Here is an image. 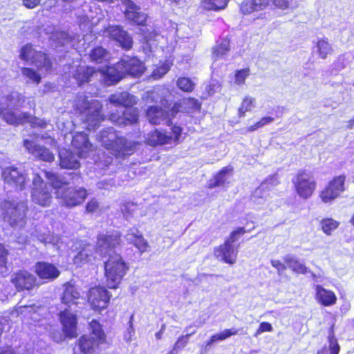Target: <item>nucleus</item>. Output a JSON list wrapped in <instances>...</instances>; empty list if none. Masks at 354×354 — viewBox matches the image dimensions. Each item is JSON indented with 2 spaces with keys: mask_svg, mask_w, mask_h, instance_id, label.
Masks as SVG:
<instances>
[{
  "mask_svg": "<svg viewBox=\"0 0 354 354\" xmlns=\"http://www.w3.org/2000/svg\"><path fill=\"white\" fill-rule=\"evenodd\" d=\"M317 52L322 59H326L333 52V48L327 38L319 39L316 43Z\"/></svg>",
  "mask_w": 354,
  "mask_h": 354,
  "instance_id": "obj_40",
  "label": "nucleus"
},
{
  "mask_svg": "<svg viewBox=\"0 0 354 354\" xmlns=\"http://www.w3.org/2000/svg\"><path fill=\"white\" fill-rule=\"evenodd\" d=\"M167 125L171 126L172 142L178 143L183 133V128L176 124H172L171 118H169L167 121Z\"/></svg>",
  "mask_w": 354,
  "mask_h": 354,
  "instance_id": "obj_53",
  "label": "nucleus"
},
{
  "mask_svg": "<svg viewBox=\"0 0 354 354\" xmlns=\"http://www.w3.org/2000/svg\"><path fill=\"white\" fill-rule=\"evenodd\" d=\"M6 101L8 102H12L16 101L18 106H22L26 101V97L19 93L12 92L5 96Z\"/></svg>",
  "mask_w": 354,
  "mask_h": 354,
  "instance_id": "obj_54",
  "label": "nucleus"
},
{
  "mask_svg": "<svg viewBox=\"0 0 354 354\" xmlns=\"http://www.w3.org/2000/svg\"><path fill=\"white\" fill-rule=\"evenodd\" d=\"M90 333L93 337L82 335L77 342L82 354H95L102 344H108L106 335L102 324L97 319H92L89 324Z\"/></svg>",
  "mask_w": 354,
  "mask_h": 354,
  "instance_id": "obj_5",
  "label": "nucleus"
},
{
  "mask_svg": "<svg viewBox=\"0 0 354 354\" xmlns=\"http://www.w3.org/2000/svg\"><path fill=\"white\" fill-rule=\"evenodd\" d=\"M274 118L270 116H264L262 117L259 121L255 122L254 124L250 125L247 127V132H252L256 131L257 129L261 128L266 125L269 124L270 123L274 121Z\"/></svg>",
  "mask_w": 354,
  "mask_h": 354,
  "instance_id": "obj_51",
  "label": "nucleus"
},
{
  "mask_svg": "<svg viewBox=\"0 0 354 354\" xmlns=\"http://www.w3.org/2000/svg\"><path fill=\"white\" fill-rule=\"evenodd\" d=\"M214 256L218 261L232 266L237 260L238 250L234 245L223 242L214 248Z\"/></svg>",
  "mask_w": 354,
  "mask_h": 354,
  "instance_id": "obj_20",
  "label": "nucleus"
},
{
  "mask_svg": "<svg viewBox=\"0 0 354 354\" xmlns=\"http://www.w3.org/2000/svg\"><path fill=\"white\" fill-rule=\"evenodd\" d=\"M94 259L93 252L90 249V244H82L80 250L73 258V262L78 265H84L92 261Z\"/></svg>",
  "mask_w": 354,
  "mask_h": 354,
  "instance_id": "obj_35",
  "label": "nucleus"
},
{
  "mask_svg": "<svg viewBox=\"0 0 354 354\" xmlns=\"http://www.w3.org/2000/svg\"><path fill=\"white\" fill-rule=\"evenodd\" d=\"M291 181L295 194L302 200L310 199L317 187L313 173L304 169H299Z\"/></svg>",
  "mask_w": 354,
  "mask_h": 354,
  "instance_id": "obj_6",
  "label": "nucleus"
},
{
  "mask_svg": "<svg viewBox=\"0 0 354 354\" xmlns=\"http://www.w3.org/2000/svg\"><path fill=\"white\" fill-rule=\"evenodd\" d=\"M52 189L51 184L49 185L39 174H36L32 180L30 192L32 203L41 207H50L54 198Z\"/></svg>",
  "mask_w": 354,
  "mask_h": 354,
  "instance_id": "obj_7",
  "label": "nucleus"
},
{
  "mask_svg": "<svg viewBox=\"0 0 354 354\" xmlns=\"http://www.w3.org/2000/svg\"><path fill=\"white\" fill-rule=\"evenodd\" d=\"M111 297V293L106 287L97 285L88 290L86 301L93 312L101 314L109 307Z\"/></svg>",
  "mask_w": 354,
  "mask_h": 354,
  "instance_id": "obj_8",
  "label": "nucleus"
},
{
  "mask_svg": "<svg viewBox=\"0 0 354 354\" xmlns=\"http://www.w3.org/2000/svg\"><path fill=\"white\" fill-rule=\"evenodd\" d=\"M315 299L323 306H330L336 304L337 297L332 290L324 288L321 285L315 286Z\"/></svg>",
  "mask_w": 354,
  "mask_h": 354,
  "instance_id": "obj_27",
  "label": "nucleus"
},
{
  "mask_svg": "<svg viewBox=\"0 0 354 354\" xmlns=\"http://www.w3.org/2000/svg\"><path fill=\"white\" fill-rule=\"evenodd\" d=\"M250 232V230H246L243 227H238L230 232L229 236L224 242L230 245H233V243L236 241L241 236H243L245 233Z\"/></svg>",
  "mask_w": 354,
  "mask_h": 354,
  "instance_id": "obj_49",
  "label": "nucleus"
},
{
  "mask_svg": "<svg viewBox=\"0 0 354 354\" xmlns=\"http://www.w3.org/2000/svg\"><path fill=\"white\" fill-rule=\"evenodd\" d=\"M232 171L233 167L231 166L222 167L218 171L214 174L212 178L209 180L207 187L212 189L218 187L224 186L226 182V175L232 173Z\"/></svg>",
  "mask_w": 354,
  "mask_h": 354,
  "instance_id": "obj_32",
  "label": "nucleus"
},
{
  "mask_svg": "<svg viewBox=\"0 0 354 354\" xmlns=\"http://www.w3.org/2000/svg\"><path fill=\"white\" fill-rule=\"evenodd\" d=\"M271 265L276 268L279 272H283L286 269V266L280 260H271Z\"/></svg>",
  "mask_w": 354,
  "mask_h": 354,
  "instance_id": "obj_61",
  "label": "nucleus"
},
{
  "mask_svg": "<svg viewBox=\"0 0 354 354\" xmlns=\"http://www.w3.org/2000/svg\"><path fill=\"white\" fill-rule=\"evenodd\" d=\"M107 101L115 106H122L125 109L122 112L116 111L111 112L106 116L102 113V106L87 115L88 122H97L104 121L106 118L113 124L118 127L133 126L138 123L140 111L136 107L138 98L134 95L127 92L122 91L111 94Z\"/></svg>",
  "mask_w": 354,
  "mask_h": 354,
  "instance_id": "obj_1",
  "label": "nucleus"
},
{
  "mask_svg": "<svg viewBox=\"0 0 354 354\" xmlns=\"http://www.w3.org/2000/svg\"><path fill=\"white\" fill-rule=\"evenodd\" d=\"M98 72L97 68L88 65L77 66L73 74V79L79 86L89 83Z\"/></svg>",
  "mask_w": 354,
  "mask_h": 354,
  "instance_id": "obj_22",
  "label": "nucleus"
},
{
  "mask_svg": "<svg viewBox=\"0 0 354 354\" xmlns=\"http://www.w3.org/2000/svg\"><path fill=\"white\" fill-rule=\"evenodd\" d=\"M172 142V137L166 132H162L156 129L147 133L145 138V143L151 147H156L157 146L170 144Z\"/></svg>",
  "mask_w": 354,
  "mask_h": 354,
  "instance_id": "obj_25",
  "label": "nucleus"
},
{
  "mask_svg": "<svg viewBox=\"0 0 354 354\" xmlns=\"http://www.w3.org/2000/svg\"><path fill=\"white\" fill-rule=\"evenodd\" d=\"M36 53H37V51L33 48V46L31 44H26L21 47L19 57L24 61L27 62L30 59L33 63Z\"/></svg>",
  "mask_w": 354,
  "mask_h": 354,
  "instance_id": "obj_47",
  "label": "nucleus"
},
{
  "mask_svg": "<svg viewBox=\"0 0 354 354\" xmlns=\"http://www.w3.org/2000/svg\"><path fill=\"white\" fill-rule=\"evenodd\" d=\"M328 341L329 348H323L317 352V354H339L340 347L333 334L328 337Z\"/></svg>",
  "mask_w": 354,
  "mask_h": 354,
  "instance_id": "obj_46",
  "label": "nucleus"
},
{
  "mask_svg": "<svg viewBox=\"0 0 354 354\" xmlns=\"http://www.w3.org/2000/svg\"><path fill=\"white\" fill-rule=\"evenodd\" d=\"M45 177L51 181L56 198L63 206L73 208L81 205L88 196V191L83 186H70L68 181L63 180L52 171H44Z\"/></svg>",
  "mask_w": 354,
  "mask_h": 354,
  "instance_id": "obj_2",
  "label": "nucleus"
},
{
  "mask_svg": "<svg viewBox=\"0 0 354 354\" xmlns=\"http://www.w3.org/2000/svg\"><path fill=\"white\" fill-rule=\"evenodd\" d=\"M274 6L280 9H286L288 7V0H272Z\"/></svg>",
  "mask_w": 354,
  "mask_h": 354,
  "instance_id": "obj_62",
  "label": "nucleus"
},
{
  "mask_svg": "<svg viewBox=\"0 0 354 354\" xmlns=\"http://www.w3.org/2000/svg\"><path fill=\"white\" fill-rule=\"evenodd\" d=\"M177 87L185 93H192L195 88L194 82L187 77H180L176 81Z\"/></svg>",
  "mask_w": 354,
  "mask_h": 354,
  "instance_id": "obj_45",
  "label": "nucleus"
},
{
  "mask_svg": "<svg viewBox=\"0 0 354 354\" xmlns=\"http://www.w3.org/2000/svg\"><path fill=\"white\" fill-rule=\"evenodd\" d=\"M59 165L64 169H78L81 165L71 151L64 150L59 153Z\"/></svg>",
  "mask_w": 354,
  "mask_h": 354,
  "instance_id": "obj_28",
  "label": "nucleus"
},
{
  "mask_svg": "<svg viewBox=\"0 0 354 354\" xmlns=\"http://www.w3.org/2000/svg\"><path fill=\"white\" fill-rule=\"evenodd\" d=\"M166 329V325L165 324L161 325L160 330L155 334V337L158 340L162 339L163 333H165Z\"/></svg>",
  "mask_w": 354,
  "mask_h": 354,
  "instance_id": "obj_63",
  "label": "nucleus"
},
{
  "mask_svg": "<svg viewBox=\"0 0 354 354\" xmlns=\"http://www.w3.org/2000/svg\"><path fill=\"white\" fill-rule=\"evenodd\" d=\"M10 281L18 292L30 291L39 286L36 277L26 270H19L15 272Z\"/></svg>",
  "mask_w": 354,
  "mask_h": 354,
  "instance_id": "obj_13",
  "label": "nucleus"
},
{
  "mask_svg": "<svg viewBox=\"0 0 354 354\" xmlns=\"http://www.w3.org/2000/svg\"><path fill=\"white\" fill-rule=\"evenodd\" d=\"M183 113V99L180 101L175 102L169 110L170 118H174L178 113Z\"/></svg>",
  "mask_w": 354,
  "mask_h": 354,
  "instance_id": "obj_56",
  "label": "nucleus"
},
{
  "mask_svg": "<svg viewBox=\"0 0 354 354\" xmlns=\"http://www.w3.org/2000/svg\"><path fill=\"white\" fill-rule=\"evenodd\" d=\"M5 183L12 186L16 190H22L26 187V176L15 167H8L2 173Z\"/></svg>",
  "mask_w": 354,
  "mask_h": 354,
  "instance_id": "obj_19",
  "label": "nucleus"
},
{
  "mask_svg": "<svg viewBox=\"0 0 354 354\" xmlns=\"http://www.w3.org/2000/svg\"><path fill=\"white\" fill-rule=\"evenodd\" d=\"M284 262L295 273L306 274L309 271L308 268L304 263H301L298 259L292 257H286L284 258Z\"/></svg>",
  "mask_w": 354,
  "mask_h": 354,
  "instance_id": "obj_38",
  "label": "nucleus"
},
{
  "mask_svg": "<svg viewBox=\"0 0 354 354\" xmlns=\"http://www.w3.org/2000/svg\"><path fill=\"white\" fill-rule=\"evenodd\" d=\"M71 145L76 150L80 158L87 157L93 147L89 142L88 136L84 132H78L73 136Z\"/></svg>",
  "mask_w": 354,
  "mask_h": 354,
  "instance_id": "obj_21",
  "label": "nucleus"
},
{
  "mask_svg": "<svg viewBox=\"0 0 354 354\" xmlns=\"http://www.w3.org/2000/svg\"><path fill=\"white\" fill-rule=\"evenodd\" d=\"M183 113L186 115L193 118L194 113H199L202 109V103L196 98L193 97H183Z\"/></svg>",
  "mask_w": 354,
  "mask_h": 354,
  "instance_id": "obj_34",
  "label": "nucleus"
},
{
  "mask_svg": "<svg viewBox=\"0 0 354 354\" xmlns=\"http://www.w3.org/2000/svg\"><path fill=\"white\" fill-rule=\"evenodd\" d=\"M279 180L277 175H272L267 177L263 182L254 191L252 196L254 199L266 198L265 192L269 191L272 187L279 184Z\"/></svg>",
  "mask_w": 354,
  "mask_h": 354,
  "instance_id": "obj_30",
  "label": "nucleus"
},
{
  "mask_svg": "<svg viewBox=\"0 0 354 354\" xmlns=\"http://www.w3.org/2000/svg\"><path fill=\"white\" fill-rule=\"evenodd\" d=\"M24 145L30 153L40 160L52 162L55 160L54 154L46 147L28 140H24Z\"/></svg>",
  "mask_w": 354,
  "mask_h": 354,
  "instance_id": "obj_23",
  "label": "nucleus"
},
{
  "mask_svg": "<svg viewBox=\"0 0 354 354\" xmlns=\"http://www.w3.org/2000/svg\"><path fill=\"white\" fill-rule=\"evenodd\" d=\"M64 290L60 297L62 304L70 307L72 305H77V300L80 298V293L74 283L67 281L63 285Z\"/></svg>",
  "mask_w": 354,
  "mask_h": 354,
  "instance_id": "obj_24",
  "label": "nucleus"
},
{
  "mask_svg": "<svg viewBox=\"0 0 354 354\" xmlns=\"http://www.w3.org/2000/svg\"><path fill=\"white\" fill-rule=\"evenodd\" d=\"M319 224L322 232L327 236L331 235L339 226V222L332 218H324Z\"/></svg>",
  "mask_w": 354,
  "mask_h": 354,
  "instance_id": "obj_41",
  "label": "nucleus"
},
{
  "mask_svg": "<svg viewBox=\"0 0 354 354\" xmlns=\"http://www.w3.org/2000/svg\"><path fill=\"white\" fill-rule=\"evenodd\" d=\"M273 328L272 326V324L267 322H263L260 323L258 328L257 329L254 336L257 337L259 335L265 333V332H271L272 331Z\"/></svg>",
  "mask_w": 354,
  "mask_h": 354,
  "instance_id": "obj_58",
  "label": "nucleus"
},
{
  "mask_svg": "<svg viewBox=\"0 0 354 354\" xmlns=\"http://www.w3.org/2000/svg\"><path fill=\"white\" fill-rule=\"evenodd\" d=\"M124 78L127 76L133 77H138L141 76L145 71V67L142 62L136 57H127L119 60Z\"/></svg>",
  "mask_w": 354,
  "mask_h": 354,
  "instance_id": "obj_15",
  "label": "nucleus"
},
{
  "mask_svg": "<svg viewBox=\"0 0 354 354\" xmlns=\"http://www.w3.org/2000/svg\"><path fill=\"white\" fill-rule=\"evenodd\" d=\"M237 333H238V330H236V329H234V328L225 329L219 333L212 335L210 337L209 339L207 342L206 345L209 346L215 342L225 340V339H227L232 335H235Z\"/></svg>",
  "mask_w": 354,
  "mask_h": 354,
  "instance_id": "obj_44",
  "label": "nucleus"
},
{
  "mask_svg": "<svg viewBox=\"0 0 354 354\" xmlns=\"http://www.w3.org/2000/svg\"><path fill=\"white\" fill-rule=\"evenodd\" d=\"M0 116L7 124L15 126L30 123L33 127H43L46 124L44 122H37L38 119L36 117H32L28 112H22L18 115L8 107L0 108Z\"/></svg>",
  "mask_w": 354,
  "mask_h": 354,
  "instance_id": "obj_11",
  "label": "nucleus"
},
{
  "mask_svg": "<svg viewBox=\"0 0 354 354\" xmlns=\"http://www.w3.org/2000/svg\"><path fill=\"white\" fill-rule=\"evenodd\" d=\"M98 140L103 147L118 158H124L134 153L138 142L127 140L124 136H118L113 127L103 129L98 135Z\"/></svg>",
  "mask_w": 354,
  "mask_h": 354,
  "instance_id": "obj_3",
  "label": "nucleus"
},
{
  "mask_svg": "<svg viewBox=\"0 0 354 354\" xmlns=\"http://www.w3.org/2000/svg\"><path fill=\"white\" fill-rule=\"evenodd\" d=\"M33 63L37 65L39 69H44L46 71H51L53 68V62L50 56L43 51H37L35 53Z\"/></svg>",
  "mask_w": 354,
  "mask_h": 354,
  "instance_id": "obj_36",
  "label": "nucleus"
},
{
  "mask_svg": "<svg viewBox=\"0 0 354 354\" xmlns=\"http://www.w3.org/2000/svg\"><path fill=\"white\" fill-rule=\"evenodd\" d=\"M346 127L348 129L354 128V117L348 121Z\"/></svg>",
  "mask_w": 354,
  "mask_h": 354,
  "instance_id": "obj_64",
  "label": "nucleus"
},
{
  "mask_svg": "<svg viewBox=\"0 0 354 354\" xmlns=\"http://www.w3.org/2000/svg\"><path fill=\"white\" fill-rule=\"evenodd\" d=\"M122 233L118 230H109L100 232L96 236L95 251H111L119 247L122 243Z\"/></svg>",
  "mask_w": 354,
  "mask_h": 354,
  "instance_id": "obj_12",
  "label": "nucleus"
},
{
  "mask_svg": "<svg viewBox=\"0 0 354 354\" xmlns=\"http://www.w3.org/2000/svg\"><path fill=\"white\" fill-rule=\"evenodd\" d=\"M119 61L104 68H97L98 72L102 75V81L106 86H113L118 84L124 78Z\"/></svg>",
  "mask_w": 354,
  "mask_h": 354,
  "instance_id": "obj_17",
  "label": "nucleus"
},
{
  "mask_svg": "<svg viewBox=\"0 0 354 354\" xmlns=\"http://www.w3.org/2000/svg\"><path fill=\"white\" fill-rule=\"evenodd\" d=\"M21 73L23 75L28 78L30 80H31L32 82L38 84L41 81V77L39 74H38L34 69L28 68V67H24L21 68Z\"/></svg>",
  "mask_w": 354,
  "mask_h": 354,
  "instance_id": "obj_52",
  "label": "nucleus"
},
{
  "mask_svg": "<svg viewBox=\"0 0 354 354\" xmlns=\"http://www.w3.org/2000/svg\"><path fill=\"white\" fill-rule=\"evenodd\" d=\"M8 251L5 248L4 245L0 243V266L6 267L8 261Z\"/></svg>",
  "mask_w": 354,
  "mask_h": 354,
  "instance_id": "obj_59",
  "label": "nucleus"
},
{
  "mask_svg": "<svg viewBox=\"0 0 354 354\" xmlns=\"http://www.w3.org/2000/svg\"><path fill=\"white\" fill-rule=\"evenodd\" d=\"M103 34L109 40L116 43L122 49L130 50L133 44V40L129 33L120 25H109L103 30Z\"/></svg>",
  "mask_w": 354,
  "mask_h": 354,
  "instance_id": "obj_10",
  "label": "nucleus"
},
{
  "mask_svg": "<svg viewBox=\"0 0 354 354\" xmlns=\"http://www.w3.org/2000/svg\"><path fill=\"white\" fill-rule=\"evenodd\" d=\"M269 0H243L239 5V10L242 15H250L263 10L269 6Z\"/></svg>",
  "mask_w": 354,
  "mask_h": 354,
  "instance_id": "obj_26",
  "label": "nucleus"
},
{
  "mask_svg": "<svg viewBox=\"0 0 354 354\" xmlns=\"http://www.w3.org/2000/svg\"><path fill=\"white\" fill-rule=\"evenodd\" d=\"M230 50V39L226 37L223 38L221 41L216 42L212 48L213 56L216 58H220L227 55Z\"/></svg>",
  "mask_w": 354,
  "mask_h": 354,
  "instance_id": "obj_37",
  "label": "nucleus"
},
{
  "mask_svg": "<svg viewBox=\"0 0 354 354\" xmlns=\"http://www.w3.org/2000/svg\"><path fill=\"white\" fill-rule=\"evenodd\" d=\"M169 70V67L167 64H162L157 66L152 72V77L154 79H160L165 75Z\"/></svg>",
  "mask_w": 354,
  "mask_h": 354,
  "instance_id": "obj_55",
  "label": "nucleus"
},
{
  "mask_svg": "<svg viewBox=\"0 0 354 354\" xmlns=\"http://www.w3.org/2000/svg\"><path fill=\"white\" fill-rule=\"evenodd\" d=\"M127 20L133 26H146L148 16L133 1H129L124 12Z\"/></svg>",
  "mask_w": 354,
  "mask_h": 354,
  "instance_id": "obj_18",
  "label": "nucleus"
},
{
  "mask_svg": "<svg viewBox=\"0 0 354 354\" xmlns=\"http://www.w3.org/2000/svg\"><path fill=\"white\" fill-rule=\"evenodd\" d=\"M34 272L43 283L53 281L60 275V271L55 264L44 261L35 264Z\"/></svg>",
  "mask_w": 354,
  "mask_h": 354,
  "instance_id": "obj_16",
  "label": "nucleus"
},
{
  "mask_svg": "<svg viewBox=\"0 0 354 354\" xmlns=\"http://www.w3.org/2000/svg\"><path fill=\"white\" fill-rule=\"evenodd\" d=\"M59 320L62 324V330L64 336L69 339L77 336V317L69 308L61 310L59 314Z\"/></svg>",
  "mask_w": 354,
  "mask_h": 354,
  "instance_id": "obj_14",
  "label": "nucleus"
},
{
  "mask_svg": "<svg viewBox=\"0 0 354 354\" xmlns=\"http://www.w3.org/2000/svg\"><path fill=\"white\" fill-rule=\"evenodd\" d=\"M127 236L129 243L134 245V247L138 250L140 253L142 254L148 250V248H149V243L138 230L135 232H129Z\"/></svg>",
  "mask_w": 354,
  "mask_h": 354,
  "instance_id": "obj_31",
  "label": "nucleus"
},
{
  "mask_svg": "<svg viewBox=\"0 0 354 354\" xmlns=\"http://www.w3.org/2000/svg\"><path fill=\"white\" fill-rule=\"evenodd\" d=\"M344 174L333 176L319 192V197L324 203H330L338 198L346 190Z\"/></svg>",
  "mask_w": 354,
  "mask_h": 354,
  "instance_id": "obj_9",
  "label": "nucleus"
},
{
  "mask_svg": "<svg viewBox=\"0 0 354 354\" xmlns=\"http://www.w3.org/2000/svg\"><path fill=\"white\" fill-rule=\"evenodd\" d=\"M89 60L95 64H102L109 62V52L102 46H96L88 53Z\"/></svg>",
  "mask_w": 354,
  "mask_h": 354,
  "instance_id": "obj_33",
  "label": "nucleus"
},
{
  "mask_svg": "<svg viewBox=\"0 0 354 354\" xmlns=\"http://www.w3.org/2000/svg\"><path fill=\"white\" fill-rule=\"evenodd\" d=\"M194 333L195 332H193L179 336L172 346L171 353H174V352L177 353L178 351L183 349L188 344L189 337Z\"/></svg>",
  "mask_w": 354,
  "mask_h": 354,
  "instance_id": "obj_48",
  "label": "nucleus"
},
{
  "mask_svg": "<svg viewBox=\"0 0 354 354\" xmlns=\"http://www.w3.org/2000/svg\"><path fill=\"white\" fill-rule=\"evenodd\" d=\"M255 106V99L251 97H245L238 109V116L243 118L247 112L252 111V109Z\"/></svg>",
  "mask_w": 354,
  "mask_h": 354,
  "instance_id": "obj_42",
  "label": "nucleus"
},
{
  "mask_svg": "<svg viewBox=\"0 0 354 354\" xmlns=\"http://www.w3.org/2000/svg\"><path fill=\"white\" fill-rule=\"evenodd\" d=\"M249 67L236 70L234 73V82L237 85H243L245 83L246 78L250 75Z\"/></svg>",
  "mask_w": 354,
  "mask_h": 354,
  "instance_id": "obj_50",
  "label": "nucleus"
},
{
  "mask_svg": "<svg viewBox=\"0 0 354 354\" xmlns=\"http://www.w3.org/2000/svg\"><path fill=\"white\" fill-rule=\"evenodd\" d=\"M237 333H238V330H236V329H234V328L225 329L219 333L212 335L210 337L209 339L207 342L206 345L209 346L215 342L225 340V339H227L232 335H235Z\"/></svg>",
  "mask_w": 354,
  "mask_h": 354,
  "instance_id": "obj_43",
  "label": "nucleus"
},
{
  "mask_svg": "<svg viewBox=\"0 0 354 354\" xmlns=\"http://www.w3.org/2000/svg\"><path fill=\"white\" fill-rule=\"evenodd\" d=\"M167 115V111L162 107L156 105L149 106L145 111L147 120L153 125L160 124L161 121L166 118Z\"/></svg>",
  "mask_w": 354,
  "mask_h": 354,
  "instance_id": "obj_29",
  "label": "nucleus"
},
{
  "mask_svg": "<svg viewBox=\"0 0 354 354\" xmlns=\"http://www.w3.org/2000/svg\"><path fill=\"white\" fill-rule=\"evenodd\" d=\"M100 207V204L97 200L95 198H91L89 200L86 206H85V210L87 213H94L97 211V209Z\"/></svg>",
  "mask_w": 354,
  "mask_h": 354,
  "instance_id": "obj_57",
  "label": "nucleus"
},
{
  "mask_svg": "<svg viewBox=\"0 0 354 354\" xmlns=\"http://www.w3.org/2000/svg\"><path fill=\"white\" fill-rule=\"evenodd\" d=\"M129 270V263L121 254L114 253L110 255L104 263V274L107 288L117 289Z\"/></svg>",
  "mask_w": 354,
  "mask_h": 354,
  "instance_id": "obj_4",
  "label": "nucleus"
},
{
  "mask_svg": "<svg viewBox=\"0 0 354 354\" xmlns=\"http://www.w3.org/2000/svg\"><path fill=\"white\" fill-rule=\"evenodd\" d=\"M229 0H201V5L204 10L219 11L224 10Z\"/></svg>",
  "mask_w": 354,
  "mask_h": 354,
  "instance_id": "obj_39",
  "label": "nucleus"
},
{
  "mask_svg": "<svg viewBox=\"0 0 354 354\" xmlns=\"http://www.w3.org/2000/svg\"><path fill=\"white\" fill-rule=\"evenodd\" d=\"M41 0H22L23 6L27 9H33L40 5Z\"/></svg>",
  "mask_w": 354,
  "mask_h": 354,
  "instance_id": "obj_60",
  "label": "nucleus"
}]
</instances>
